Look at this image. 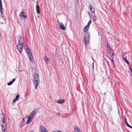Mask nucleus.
<instances>
[{"label": "nucleus", "mask_w": 132, "mask_h": 132, "mask_svg": "<svg viewBox=\"0 0 132 132\" xmlns=\"http://www.w3.org/2000/svg\"><path fill=\"white\" fill-rule=\"evenodd\" d=\"M33 81L35 85V89H37V86L40 82L39 75L37 73H35L34 75Z\"/></svg>", "instance_id": "nucleus-1"}, {"label": "nucleus", "mask_w": 132, "mask_h": 132, "mask_svg": "<svg viewBox=\"0 0 132 132\" xmlns=\"http://www.w3.org/2000/svg\"><path fill=\"white\" fill-rule=\"evenodd\" d=\"M24 48L26 52L28 54L29 59L31 62H33V57L32 53L27 44L24 45Z\"/></svg>", "instance_id": "nucleus-2"}, {"label": "nucleus", "mask_w": 132, "mask_h": 132, "mask_svg": "<svg viewBox=\"0 0 132 132\" xmlns=\"http://www.w3.org/2000/svg\"><path fill=\"white\" fill-rule=\"evenodd\" d=\"M90 34L87 32L85 36L84 37V40L86 44L88 45L89 44L90 40Z\"/></svg>", "instance_id": "nucleus-3"}, {"label": "nucleus", "mask_w": 132, "mask_h": 132, "mask_svg": "<svg viewBox=\"0 0 132 132\" xmlns=\"http://www.w3.org/2000/svg\"><path fill=\"white\" fill-rule=\"evenodd\" d=\"M23 46V43H21L20 44H18L17 45V49L20 53H22Z\"/></svg>", "instance_id": "nucleus-4"}, {"label": "nucleus", "mask_w": 132, "mask_h": 132, "mask_svg": "<svg viewBox=\"0 0 132 132\" xmlns=\"http://www.w3.org/2000/svg\"><path fill=\"white\" fill-rule=\"evenodd\" d=\"M37 112V110H34L31 112L29 116V117H30V118L32 119L36 115Z\"/></svg>", "instance_id": "nucleus-5"}, {"label": "nucleus", "mask_w": 132, "mask_h": 132, "mask_svg": "<svg viewBox=\"0 0 132 132\" xmlns=\"http://www.w3.org/2000/svg\"><path fill=\"white\" fill-rule=\"evenodd\" d=\"M40 132H47V130L45 127L43 125H41L39 128Z\"/></svg>", "instance_id": "nucleus-6"}, {"label": "nucleus", "mask_w": 132, "mask_h": 132, "mask_svg": "<svg viewBox=\"0 0 132 132\" xmlns=\"http://www.w3.org/2000/svg\"><path fill=\"white\" fill-rule=\"evenodd\" d=\"M24 13L23 12H21L20 14L19 15V18L21 20H23L26 18V16L23 14Z\"/></svg>", "instance_id": "nucleus-7"}, {"label": "nucleus", "mask_w": 132, "mask_h": 132, "mask_svg": "<svg viewBox=\"0 0 132 132\" xmlns=\"http://www.w3.org/2000/svg\"><path fill=\"white\" fill-rule=\"evenodd\" d=\"M59 25L60 28L63 30H64L65 29V27L63 23L61 22H59Z\"/></svg>", "instance_id": "nucleus-8"}, {"label": "nucleus", "mask_w": 132, "mask_h": 132, "mask_svg": "<svg viewBox=\"0 0 132 132\" xmlns=\"http://www.w3.org/2000/svg\"><path fill=\"white\" fill-rule=\"evenodd\" d=\"M74 129L76 132H81L80 130L78 128V126H74Z\"/></svg>", "instance_id": "nucleus-9"}, {"label": "nucleus", "mask_w": 132, "mask_h": 132, "mask_svg": "<svg viewBox=\"0 0 132 132\" xmlns=\"http://www.w3.org/2000/svg\"><path fill=\"white\" fill-rule=\"evenodd\" d=\"M89 8L90 9V11L92 13H94L95 11V9L94 8L92 7V5L89 4L88 6Z\"/></svg>", "instance_id": "nucleus-10"}, {"label": "nucleus", "mask_w": 132, "mask_h": 132, "mask_svg": "<svg viewBox=\"0 0 132 132\" xmlns=\"http://www.w3.org/2000/svg\"><path fill=\"white\" fill-rule=\"evenodd\" d=\"M0 11L1 14H3V10L1 0H0Z\"/></svg>", "instance_id": "nucleus-11"}, {"label": "nucleus", "mask_w": 132, "mask_h": 132, "mask_svg": "<svg viewBox=\"0 0 132 132\" xmlns=\"http://www.w3.org/2000/svg\"><path fill=\"white\" fill-rule=\"evenodd\" d=\"M56 102L58 103H63L65 102V101L63 99H62L57 100Z\"/></svg>", "instance_id": "nucleus-12"}, {"label": "nucleus", "mask_w": 132, "mask_h": 132, "mask_svg": "<svg viewBox=\"0 0 132 132\" xmlns=\"http://www.w3.org/2000/svg\"><path fill=\"white\" fill-rule=\"evenodd\" d=\"M36 11L37 14L40 13V7L38 5H36Z\"/></svg>", "instance_id": "nucleus-13"}, {"label": "nucleus", "mask_w": 132, "mask_h": 132, "mask_svg": "<svg viewBox=\"0 0 132 132\" xmlns=\"http://www.w3.org/2000/svg\"><path fill=\"white\" fill-rule=\"evenodd\" d=\"M26 118H27L26 119L27 120V121L26 122V123L27 124H28L29 122L30 121V120H31L32 118H30V117H29V116H27V117H26Z\"/></svg>", "instance_id": "nucleus-14"}, {"label": "nucleus", "mask_w": 132, "mask_h": 132, "mask_svg": "<svg viewBox=\"0 0 132 132\" xmlns=\"http://www.w3.org/2000/svg\"><path fill=\"white\" fill-rule=\"evenodd\" d=\"M108 52L110 53H111L112 55V56H113L114 53L113 52V51L110 47L108 48Z\"/></svg>", "instance_id": "nucleus-15"}, {"label": "nucleus", "mask_w": 132, "mask_h": 132, "mask_svg": "<svg viewBox=\"0 0 132 132\" xmlns=\"http://www.w3.org/2000/svg\"><path fill=\"white\" fill-rule=\"evenodd\" d=\"M2 126L3 129H6L7 126L6 122H5V123H3Z\"/></svg>", "instance_id": "nucleus-16"}, {"label": "nucleus", "mask_w": 132, "mask_h": 132, "mask_svg": "<svg viewBox=\"0 0 132 132\" xmlns=\"http://www.w3.org/2000/svg\"><path fill=\"white\" fill-rule=\"evenodd\" d=\"M89 27L88 26H87V25H86L83 29V30H84V32L88 30Z\"/></svg>", "instance_id": "nucleus-17"}, {"label": "nucleus", "mask_w": 132, "mask_h": 132, "mask_svg": "<svg viewBox=\"0 0 132 132\" xmlns=\"http://www.w3.org/2000/svg\"><path fill=\"white\" fill-rule=\"evenodd\" d=\"M123 59L125 61V62L128 64H129V62L127 61V60L126 59V57H125V56H123Z\"/></svg>", "instance_id": "nucleus-18"}, {"label": "nucleus", "mask_w": 132, "mask_h": 132, "mask_svg": "<svg viewBox=\"0 0 132 132\" xmlns=\"http://www.w3.org/2000/svg\"><path fill=\"white\" fill-rule=\"evenodd\" d=\"M44 57L45 61L47 63H48V58L45 56H44Z\"/></svg>", "instance_id": "nucleus-19"}, {"label": "nucleus", "mask_w": 132, "mask_h": 132, "mask_svg": "<svg viewBox=\"0 0 132 132\" xmlns=\"http://www.w3.org/2000/svg\"><path fill=\"white\" fill-rule=\"evenodd\" d=\"M125 122L126 125L128 127L130 125L127 122V121L126 118V117L125 118Z\"/></svg>", "instance_id": "nucleus-20"}, {"label": "nucleus", "mask_w": 132, "mask_h": 132, "mask_svg": "<svg viewBox=\"0 0 132 132\" xmlns=\"http://www.w3.org/2000/svg\"><path fill=\"white\" fill-rule=\"evenodd\" d=\"M21 37L19 39L18 41V44H20L21 43H23L22 42H21Z\"/></svg>", "instance_id": "nucleus-21"}, {"label": "nucleus", "mask_w": 132, "mask_h": 132, "mask_svg": "<svg viewBox=\"0 0 132 132\" xmlns=\"http://www.w3.org/2000/svg\"><path fill=\"white\" fill-rule=\"evenodd\" d=\"M4 116L2 120V121L3 123H5V119H4L5 115L4 114Z\"/></svg>", "instance_id": "nucleus-22"}, {"label": "nucleus", "mask_w": 132, "mask_h": 132, "mask_svg": "<svg viewBox=\"0 0 132 132\" xmlns=\"http://www.w3.org/2000/svg\"><path fill=\"white\" fill-rule=\"evenodd\" d=\"M94 17L93 19V21H95L97 20L96 17V16L95 15L94 13Z\"/></svg>", "instance_id": "nucleus-23"}, {"label": "nucleus", "mask_w": 132, "mask_h": 132, "mask_svg": "<svg viewBox=\"0 0 132 132\" xmlns=\"http://www.w3.org/2000/svg\"><path fill=\"white\" fill-rule=\"evenodd\" d=\"M91 20H90L89 21L88 24L87 25V26H88L89 27L90 24L91 23Z\"/></svg>", "instance_id": "nucleus-24"}, {"label": "nucleus", "mask_w": 132, "mask_h": 132, "mask_svg": "<svg viewBox=\"0 0 132 132\" xmlns=\"http://www.w3.org/2000/svg\"><path fill=\"white\" fill-rule=\"evenodd\" d=\"M13 83L12 81H11L10 82L8 83H7V85H12Z\"/></svg>", "instance_id": "nucleus-25"}, {"label": "nucleus", "mask_w": 132, "mask_h": 132, "mask_svg": "<svg viewBox=\"0 0 132 132\" xmlns=\"http://www.w3.org/2000/svg\"><path fill=\"white\" fill-rule=\"evenodd\" d=\"M19 95H17L16 96L15 99L17 100H18V99L19 98Z\"/></svg>", "instance_id": "nucleus-26"}, {"label": "nucleus", "mask_w": 132, "mask_h": 132, "mask_svg": "<svg viewBox=\"0 0 132 132\" xmlns=\"http://www.w3.org/2000/svg\"><path fill=\"white\" fill-rule=\"evenodd\" d=\"M27 118H26V117H25L23 119V121L24 122L26 120Z\"/></svg>", "instance_id": "nucleus-27"}, {"label": "nucleus", "mask_w": 132, "mask_h": 132, "mask_svg": "<svg viewBox=\"0 0 132 132\" xmlns=\"http://www.w3.org/2000/svg\"><path fill=\"white\" fill-rule=\"evenodd\" d=\"M3 132H7L6 129H4L3 130Z\"/></svg>", "instance_id": "nucleus-28"}, {"label": "nucleus", "mask_w": 132, "mask_h": 132, "mask_svg": "<svg viewBox=\"0 0 132 132\" xmlns=\"http://www.w3.org/2000/svg\"><path fill=\"white\" fill-rule=\"evenodd\" d=\"M107 47L108 48L110 47V46L108 44H107Z\"/></svg>", "instance_id": "nucleus-29"}, {"label": "nucleus", "mask_w": 132, "mask_h": 132, "mask_svg": "<svg viewBox=\"0 0 132 132\" xmlns=\"http://www.w3.org/2000/svg\"><path fill=\"white\" fill-rule=\"evenodd\" d=\"M15 78H14L11 81L13 83L15 81Z\"/></svg>", "instance_id": "nucleus-30"}, {"label": "nucleus", "mask_w": 132, "mask_h": 132, "mask_svg": "<svg viewBox=\"0 0 132 132\" xmlns=\"http://www.w3.org/2000/svg\"><path fill=\"white\" fill-rule=\"evenodd\" d=\"M17 100H16V99L15 98L14 99L13 101V102H15Z\"/></svg>", "instance_id": "nucleus-31"}, {"label": "nucleus", "mask_w": 132, "mask_h": 132, "mask_svg": "<svg viewBox=\"0 0 132 132\" xmlns=\"http://www.w3.org/2000/svg\"><path fill=\"white\" fill-rule=\"evenodd\" d=\"M128 127L132 129V127L130 126V125H129Z\"/></svg>", "instance_id": "nucleus-32"}, {"label": "nucleus", "mask_w": 132, "mask_h": 132, "mask_svg": "<svg viewBox=\"0 0 132 132\" xmlns=\"http://www.w3.org/2000/svg\"><path fill=\"white\" fill-rule=\"evenodd\" d=\"M59 113H57L56 114V115L57 116H59Z\"/></svg>", "instance_id": "nucleus-33"}, {"label": "nucleus", "mask_w": 132, "mask_h": 132, "mask_svg": "<svg viewBox=\"0 0 132 132\" xmlns=\"http://www.w3.org/2000/svg\"><path fill=\"white\" fill-rule=\"evenodd\" d=\"M36 4H37V5H38V3L37 2H36Z\"/></svg>", "instance_id": "nucleus-34"}, {"label": "nucleus", "mask_w": 132, "mask_h": 132, "mask_svg": "<svg viewBox=\"0 0 132 132\" xmlns=\"http://www.w3.org/2000/svg\"><path fill=\"white\" fill-rule=\"evenodd\" d=\"M93 64H94V62H93V68H94V65H93Z\"/></svg>", "instance_id": "nucleus-35"}, {"label": "nucleus", "mask_w": 132, "mask_h": 132, "mask_svg": "<svg viewBox=\"0 0 132 132\" xmlns=\"http://www.w3.org/2000/svg\"><path fill=\"white\" fill-rule=\"evenodd\" d=\"M30 132H33V131L31 130Z\"/></svg>", "instance_id": "nucleus-36"}, {"label": "nucleus", "mask_w": 132, "mask_h": 132, "mask_svg": "<svg viewBox=\"0 0 132 132\" xmlns=\"http://www.w3.org/2000/svg\"><path fill=\"white\" fill-rule=\"evenodd\" d=\"M106 93H106H104V94H105Z\"/></svg>", "instance_id": "nucleus-37"}, {"label": "nucleus", "mask_w": 132, "mask_h": 132, "mask_svg": "<svg viewBox=\"0 0 132 132\" xmlns=\"http://www.w3.org/2000/svg\"><path fill=\"white\" fill-rule=\"evenodd\" d=\"M52 132H56L55 131H53Z\"/></svg>", "instance_id": "nucleus-38"}, {"label": "nucleus", "mask_w": 132, "mask_h": 132, "mask_svg": "<svg viewBox=\"0 0 132 132\" xmlns=\"http://www.w3.org/2000/svg\"><path fill=\"white\" fill-rule=\"evenodd\" d=\"M112 61H113V60H112Z\"/></svg>", "instance_id": "nucleus-39"}, {"label": "nucleus", "mask_w": 132, "mask_h": 132, "mask_svg": "<svg viewBox=\"0 0 132 132\" xmlns=\"http://www.w3.org/2000/svg\"><path fill=\"white\" fill-rule=\"evenodd\" d=\"M131 72L132 73V71H131Z\"/></svg>", "instance_id": "nucleus-40"}]
</instances>
